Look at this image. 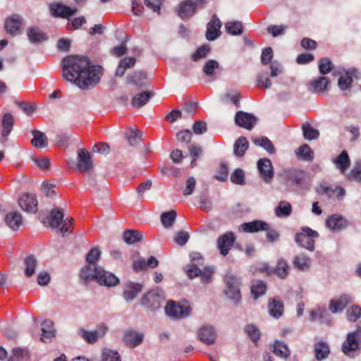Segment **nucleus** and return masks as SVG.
<instances>
[{
    "label": "nucleus",
    "instance_id": "f257e3e1",
    "mask_svg": "<svg viewBox=\"0 0 361 361\" xmlns=\"http://www.w3.org/2000/svg\"><path fill=\"white\" fill-rule=\"evenodd\" d=\"M61 66L63 78L74 82L80 89L87 90L100 81L102 66L91 65L86 56H68L63 59Z\"/></svg>",
    "mask_w": 361,
    "mask_h": 361
},
{
    "label": "nucleus",
    "instance_id": "f03ea898",
    "mask_svg": "<svg viewBox=\"0 0 361 361\" xmlns=\"http://www.w3.org/2000/svg\"><path fill=\"white\" fill-rule=\"evenodd\" d=\"M100 255L101 252L97 247L92 248L90 250L86 256V261L88 264L80 269V280L85 285H87L92 281H95L101 286L109 287L116 286L119 283L118 278L96 264V262L100 258Z\"/></svg>",
    "mask_w": 361,
    "mask_h": 361
},
{
    "label": "nucleus",
    "instance_id": "7ed1b4c3",
    "mask_svg": "<svg viewBox=\"0 0 361 361\" xmlns=\"http://www.w3.org/2000/svg\"><path fill=\"white\" fill-rule=\"evenodd\" d=\"M165 300L160 290H151L145 293L140 299V305L151 312L159 310Z\"/></svg>",
    "mask_w": 361,
    "mask_h": 361
},
{
    "label": "nucleus",
    "instance_id": "20e7f679",
    "mask_svg": "<svg viewBox=\"0 0 361 361\" xmlns=\"http://www.w3.org/2000/svg\"><path fill=\"white\" fill-rule=\"evenodd\" d=\"M319 236L317 231L312 230L308 226H303L301 232L296 233L295 240L300 246L313 251L314 250V240Z\"/></svg>",
    "mask_w": 361,
    "mask_h": 361
},
{
    "label": "nucleus",
    "instance_id": "39448f33",
    "mask_svg": "<svg viewBox=\"0 0 361 361\" xmlns=\"http://www.w3.org/2000/svg\"><path fill=\"white\" fill-rule=\"evenodd\" d=\"M224 281L226 285L225 294L235 303L238 304L241 299L240 279L232 274H228L226 275Z\"/></svg>",
    "mask_w": 361,
    "mask_h": 361
},
{
    "label": "nucleus",
    "instance_id": "423d86ee",
    "mask_svg": "<svg viewBox=\"0 0 361 361\" xmlns=\"http://www.w3.org/2000/svg\"><path fill=\"white\" fill-rule=\"evenodd\" d=\"M166 314L176 319H181L188 317L191 312V308L188 304L180 305L173 300L168 302L165 307Z\"/></svg>",
    "mask_w": 361,
    "mask_h": 361
},
{
    "label": "nucleus",
    "instance_id": "0eeeda50",
    "mask_svg": "<svg viewBox=\"0 0 361 361\" xmlns=\"http://www.w3.org/2000/svg\"><path fill=\"white\" fill-rule=\"evenodd\" d=\"M361 337V330L357 329L347 335L346 341L342 345L343 353L350 357H354V351L360 349L358 338Z\"/></svg>",
    "mask_w": 361,
    "mask_h": 361
},
{
    "label": "nucleus",
    "instance_id": "6e6552de",
    "mask_svg": "<svg viewBox=\"0 0 361 361\" xmlns=\"http://www.w3.org/2000/svg\"><path fill=\"white\" fill-rule=\"evenodd\" d=\"M77 169L84 173L90 172L94 169V163L90 154L85 149L78 152Z\"/></svg>",
    "mask_w": 361,
    "mask_h": 361
},
{
    "label": "nucleus",
    "instance_id": "1a4fd4ad",
    "mask_svg": "<svg viewBox=\"0 0 361 361\" xmlns=\"http://www.w3.org/2000/svg\"><path fill=\"white\" fill-rule=\"evenodd\" d=\"M108 326L104 324L97 326L94 331H87L84 329L79 330L80 336L90 344L94 343L99 338H102L106 334Z\"/></svg>",
    "mask_w": 361,
    "mask_h": 361
},
{
    "label": "nucleus",
    "instance_id": "9d476101",
    "mask_svg": "<svg viewBox=\"0 0 361 361\" xmlns=\"http://www.w3.org/2000/svg\"><path fill=\"white\" fill-rule=\"evenodd\" d=\"M353 302V297L349 294H343L336 299H332L329 301V309L333 314L341 312L345 307Z\"/></svg>",
    "mask_w": 361,
    "mask_h": 361
},
{
    "label": "nucleus",
    "instance_id": "9b49d317",
    "mask_svg": "<svg viewBox=\"0 0 361 361\" xmlns=\"http://www.w3.org/2000/svg\"><path fill=\"white\" fill-rule=\"evenodd\" d=\"M221 26L222 23L216 14H214L207 25V31L205 35L207 39L209 41H214L220 37L221 34Z\"/></svg>",
    "mask_w": 361,
    "mask_h": 361
},
{
    "label": "nucleus",
    "instance_id": "f8f14e48",
    "mask_svg": "<svg viewBox=\"0 0 361 361\" xmlns=\"http://www.w3.org/2000/svg\"><path fill=\"white\" fill-rule=\"evenodd\" d=\"M198 339L206 345L214 343L216 338V331L212 326L203 325L197 331Z\"/></svg>",
    "mask_w": 361,
    "mask_h": 361
},
{
    "label": "nucleus",
    "instance_id": "ddd939ff",
    "mask_svg": "<svg viewBox=\"0 0 361 361\" xmlns=\"http://www.w3.org/2000/svg\"><path fill=\"white\" fill-rule=\"evenodd\" d=\"M235 240V236L232 232H227L220 235L217 239V247L219 249L221 255L226 256L233 247Z\"/></svg>",
    "mask_w": 361,
    "mask_h": 361
},
{
    "label": "nucleus",
    "instance_id": "4468645a",
    "mask_svg": "<svg viewBox=\"0 0 361 361\" xmlns=\"http://www.w3.org/2000/svg\"><path fill=\"white\" fill-rule=\"evenodd\" d=\"M142 283L133 281H127L123 285V297L126 302L133 301L142 290Z\"/></svg>",
    "mask_w": 361,
    "mask_h": 361
},
{
    "label": "nucleus",
    "instance_id": "2eb2a0df",
    "mask_svg": "<svg viewBox=\"0 0 361 361\" xmlns=\"http://www.w3.org/2000/svg\"><path fill=\"white\" fill-rule=\"evenodd\" d=\"M20 207L30 213H35L37 211V200L34 194L25 193L18 200Z\"/></svg>",
    "mask_w": 361,
    "mask_h": 361
},
{
    "label": "nucleus",
    "instance_id": "dca6fc26",
    "mask_svg": "<svg viewBox=\"0 0 361 361\" xmlns=\"http://www.w3.org/2000/svg\"><path fill=\"white\" fill-rule=\"evenodd\" d=\"M49 9L53 16L62 18H68L70 16L75 15L78 11L77 8H71L61 3L51 4Z\"/></svg>",
    "mask_w": 361,
    "mask_h": 361
},
{
    "label": "nucleus",
    "instance_id": "f3484780",
    "mask_svg": "<svg viewBox=\"0 0 361 361\" xmlns=\"http://www.w3.org/2000/svg\"><path fill=\"white\" fill-rule=\"evenodd\" d=\"M257 168L260 177L266 182L269 183L274 176V169L270 159H260L257 161Z\"/></svg>",
    "mask_w": 361,
    "mask_h": 361
},
{
    "label": "nucleus",
    "instance_id": "a211bd4d",
    "mask_svg": "<svg viewBox=\"0 0 361 361\" xmlns=\"http://www.w3.org/2000/svg\"><path fill=\"white\" fill-rule=\"evenodd\" d=\"M197 7L192 0H184L178 5L177 14L183 20L189 19L196 13Z\"/></svg>",
    "mask_w": 361,
    "mask_h": 361
},
{
    "label": "nucleus",
    "instance_id": "6ab92c4d",
    "mask_svg": "<svg viewBox=\"0 0 361 361\" xmlns=\"http://www.w3.org/2000/svg\"><path fill=\"white\" fill-rule=\"evenodd\" d=\"M257 118L251 114L245 113L244 111H238L235 116V122L236 125L240 127L244 128L247 130L253 128Z\"/></svg>",
    "mask_w": 361,
    "mask_h": 361
},
{
    "label": "nucleus",
    "instance_id": "aec40b11",
    "mask_svg": "<svg viewBox=\"0 0 361 361\" xmlns=\"http://www.w3.org/2000/svg\"><path fill=\"white\" fill-rule=\"evenodd\" d=\"M240 228L245 233H257L268 230L269 224L262 220H255L242 224Z\"/></svg>",
    "mask_w": 361,
    "mask_h": 361
},
{
    "label": "nucleus",
    "instance_id": "412c9836",
    "mask_svg": "<svg viewBox=\"0 0 361 361\" xmlns=\"http://www.w3.org/2000/svg\"><path fill=\"white\" fill-rule=\"evenodd\" d=\"M326 226L331 231H337L346 228L348 221L341 215L334 214L327 218Z\"/></svg>",
    "mask_w": 361,
    "mask_h": 361
},
{
    "label": "nucleus",
    "instance_id": "4be33fe9",
    "mask_svg": "<svg viewBox=\"0 0 361 361\" xmlns=\"http://www.w3.org/2000/svg\"><path fill=\"white\" fill-rule=\"evenodd\" d=\"M21 24L22 22L20 16L17 14H13L6 18L5 21V29L10 35H19L20 33Z\"/></svg>",
    "mask_w": 361,
    "mask_h": 361
},
{
    "label": "nucleus",
    "instance_id": "5701e85b",
    "mask_svg": "<svg viewBox=\"0 0 361 361\" xmlns=\"http://www.w3.org/2000/svg\"><path fill=\"white\" fill-rule=\"evenodd\" d=\"M358 71L356 69H350L345 73L344 75H341L338 82V87L342 90H346L350 88L353 83V79L358 78Z\"/></svg>",
    "mask_w": 361,
    "mask_h": 361
},
{
    "label": "nucleus",
    "instance_id": "b1692460",
    "mask_svg": "<svg viewBox=\"0 0 361 361\" xmlns=\"http://www.w3.org/2000/svg\"><path fill=\"white\" fill-rule=\"evenodd\" d=\"M64 218V211L61 208L53 209L47 217L50 227L59 228Z\"/></svg>",
    "mask_w": 361,
    "mask_h": 361
},
{
    "label": "nucleus",
    "instance_id": "393cba45",
    "mask_svg": "<svg viewBox=\"0 0 361 361\" xmlns=\"http://www.w3.org/2000/svg\"><path fill=\"white\" fill-rule=\"evenodd\" d=\"M137 62L135 57H125L120 60L115 71L116 77H122L128 69L133 68Z\"/></svg>",
    "mask_w": 361,
    "mask_h": 361
},
{
    "label": "nucleus",
    "instance_id": "a878e982",
    "mask_svg": "<svg viewBox=\"0 0 361 361\" xmlns=\"http://www.w3.org/2000/svg\"><path fill=\"white\" fill-rule=\"evenodd\" d=\"M143 341V335L138 334L133 330H128L123 336L124 343L130 348H135L140 345Z\"/></svg>",
    "mask_w": 361,
    "mask_h": 361
},
{
    "label": "nucleus",
    "instance_id": "bb28decb",
    "mask_svg": "<svg viewBox=\"0 0 361 361\" xmlns=\"http://www.w3.org/2000/svg\"><path fill=\"white\" fill-rule=\"evenodd\" d=\"M41 340L44 343L50 342L56 336L54 323L51 320H44L42 323Z\"/></svg>",
    "mask_w": 361,
    "mask_h": 361
},
{
    "label": "nucleus",
    "instance_id": "cd10ccee",
    "mask_svg": "<svg viewBox=\"0 0 361 361\" xmlns=\"http://www.w3.org/2000/svg\"><path fill=\"white\" fill-rule=\"evenodd\" d=\"M147 78L146 73L143 71H135L128 74L126 78L127 83L135 85L139 87H145Z\"/></svg>",
    "mask_w": 361,
    "mask_h": 361
},
{
    "label": "nucleus",
    "instance_id": "c85d7f7f",
    "mask_svg": "<svg viewBox=\"0 0 361 361\" xmlns=\"http://www.w3.org/2000/svg\"><path fill=\"white\" fill-rule=\"evenodd\" d=\"M6 225L13 231L18 230L23 223L22 215L18 212H12L5 216Z\"/></svg>",
    "mask_w": 361,
    "mask_h": 361
},
{
    "label": "nucleus",
    "instance_id": "c756f323",
    "mask_svg": "<svg viewBox=\"0 0 361 361\" xmlns=\"http://www.w3.org/2000/svg\"><path fill=\"white\" fill-rule=\"evenodd\" d=\"M334 163L336 166L340 170L341 173L344 174L350 164V159L345 150L342 152L334 159Z\"/></svg>",
    "mask_w": 361,
    "mask_h": 361
},
{
    "label": "nucleus",
    "instance_id": "7c9ffc66",
    "mask_svg": "<svg viewBox=\"0 0 361 361\" xmlns=\"http://www.w3.org/2000/svg\"><path fill=\"white\" fill-rule=\"evenodd\" d=\"M32 135L33 138L31 140V144L33 147L42 149L48 145V138L44 133L35 129L32 130Z\"/></svg>",
    "mask_w": 361,
    "mask_h": 361
},
{
    "label": "nucleus",
    "instance_id": "2f4dec72",
    "mask_svg": "<svg viewBox=\"0 0 361 361\" xmlns=\"http://www.w3.org/2000/svg\"><path fill=\"white\" fill-rule=\"evenodd\" d=\"M329 85V80L327 78L320 76L315 80H312L309 82L310 88L315 93L323 92Z\"/></svg>",
    "mask_w": 361,
    "mask_h": 361
},
{
    "label": "nucleus",
    "instance_id": "473e14b6",
    "mask_svg": "<svg viewBox=\"0 0 361 361\" xmlns=\"http://www.w3.org/2000/svg\"><path fill=\"white\" fill-rule=\"evenodd\" d=\"M2 132L1 137L6 140V137L8 136L11 130H13V127L14 125V119L13 116L9 114H5L3 116L2 121Z\"/></svg>",
    "mask_w": 361,
    "mask_h": 361
},
{
    "label": "nucleus",
    "instance_id": "72a5a7b5",
    "mask_svg": "<svg viewBox=\"0 0 361 361\" xmlns=\"http://www.w3.org/2000/svg\"><path fill=\"white\" fill-rule=\"evenodd\" d=\"M249 147V143L245 137L238 138L233 145V153L238 157H243Z\"/></svg>",
    "mask_w": 361,
    "mask_h": 361
},
{
    "label": "nucleus",
    "instance_id": "f704fd0d",
    "mask_svg": "<svg viewBox=\"0 0 361 361\" xmlns=\"http://www.w3.org/2000/svg\"><path fill=\"white\" fill-rule=\"evenodd\" d=\"M37 266V259L32 255L27 256L24 259V274L27 277H31L34 275Z\"/></svg>",
    "mask_w": 361,
    "mask_h": 361
},
{
    "label": "nucleus",
    "instance_id": "c9c22d12",
    "mask_svg": "<svg viewBox=\"0 0 361 361\" xmlns=\"http://www.w3.org/2000/svg\"><path fill=\"white\" fill-rule=\"evenodd\" d=\"M152 96L153 93L149 91L138 93L133 97L132 105L135 108H140L145 105Z\"/></svg>",
    "mask_w": 361,
    "mask_h": 361
},
{
    "label": "nucleus",
    "instance_id": "e433bc0d",
    "mask_svg": "<svg viewBox=\"0 0 361 361\" xmlns=\"http://www.w3.org/2000/svg\"><path fill=\"white\" fill-rule=\"evenodd\" d=\"M268 309L270 315L278 319L283 314V305L279 299L274 298L269 302Z\"/></svg>",
    "mask_w": 361,
    "mask_h": 361
},
{
    "label": "nucleus",
    "instance_id": "4c0bfd02",
    "mask_svg": "<svg viewBox=\"0 0 361 361\" xmlns=\"http://www.w3.org/2000/svg\"><path fill=\"white\" fill-rule=\"evenodd\" d=\"M320 189L329 198L334 197L342 198L345 194V190L341 187L333 188L326 185H321Z\"/></svg>",
    "mask_w": 361,
    "mask_h": 361
},
{
    "label": "nucleus",
    "instance_id": "58836bf2",
    "mask_svg": "<svg viewBox=\"0 0 361 361\" xmlns=\"http://www.w3.org/2000/svg\"><path fill=\"white\" fill-rule=\"evenodd\" d=\"M290 267L286 259L280 258L278 259L274 268V274L280 279H285L289 274Z\"/></svg>",
    "mask_w": 361,
    "mask_h": 361
},
{
    "label": "nucleus",
    "instance_id": "ea45409f",
    "mask_svg": "<svg viewBox=\"0 0 361 361\" xmlns=\"http://www.w3.org/2000/svg\"><path fill=\"white\" fill-rule=\"evenodd\" d=\"M271 348L272 352L281 358L286 359L290 355V350L283 342L276 341Z\"/></svg>",
    "mask_w": 361,
    "mask_h": 361
},
{
    "label": "nucleus",
    "instance_id": "a19ab883",
    "mask_svg": "<svg viewBox=\"0 0 361 361\" xmlns=\"http://www.w3.org/2000/svg\"><path fill=\"white\" fill-rule=\"evenodd\" d=\"M315 357L317 360L326 358L330 353L329 346L324 341H319L314 344Z\"/></svg>",
    "mask_w": 361,
    "mask_h": 361
},
{
    "label": "nucleus",
    "instance_id": "79ce46f5",
    "mask_svg": "<svg viewBox=\"0 0 361 361\" xmlns=\"http://www.w3.org/2000/svg\"><path fill=\"white\" fill-rule=\"evenodd\" d=\"M252 140L255 145L264 148L269 154H275L276 149L271 140L267 137L262 136L258 138H252Z\"/></svg>",
    "mask_w": 361,
    "mask_h": 361
},
{
    "label": "nucleus",
    "instance_id": "37998d69",
    "mask_svg": "<svg viewBox=\"0 0 361 361\" xmlns=\"http://www.w3.org/2000/svg\"><path fill=\"white\" fill-rule=\"evenodd\" d=\"M143 234L137 230H127L123 233V239L128 244H134L142 240Z\"/></svg>",
    "mask_w": 361,
    "mask_h": 361
},
{
    "label": "nucleus",
    "instance_id": "c03bdc74",
    "mask_svg": "<svg viewBox=\"0 0 361 361\" xmlns=\"http://www.w3.org/2000/svg\"><path fill=\"white\" fill-rule=\"evenodd\" d=\"M293 263L296 269L300 271H305L310 266V259L307 256L300 254L294 257Z\"/></svg>",
    "mask_w": 361,
    "mask_h": 361
},
{
    "label": "nucleus",
    "instance_id": "a18cd8bd",
    "mask_svg": "<svg viewBox=\"0 0 361 361\" xmlns=\"http://www.w3.org/2000/svg\"><path fill=\"white\" fill-rule=\"evenodd\" d=\"M226 32L231 35H240L243 32L242 23L237 20L228 21L225 24Z\"/></svg>",
    "mask_w": 361,
    "mask_h": 361
},
{
    "label": "nucleus",
    "instance_id": "49530a36",
    "mask_svg": "<svg viewBox=\"0 0 361 361\" xmlns=\"http://www.w3.org/2000/svg\"><path fill=\"white\" fill-rule=\"evenodd\" d=\"M189 154L191 157L190 167L194 168L197 166V160L202 156L203 149L200 145L193 144L189 148Z\"/></svg>",
    "mask_w": 361,
    "mask_h": 361
},
{
    "label": "nucleus",
    "instance_id": "de8ad7c7",
    "mask_svg": "<svg viewBox=\"0 0 361 361\" xmlns=\"http://www.w3.org/2000/svg\"><path fill=\"white\" fill-rule=\"evenodd\" d=\"M304 138L307 140H312L317 139L319 136V132L317 129L313 128L308 123H305L302 126Z\"/></svg>",
    "mask_w": 361,
    "mask_h": 361
},
{
    "label": "nucleus",
    "instance_id": "09e8293b",
    "mask_svg": "<svg viewBox=\"0 0 361 361\" xmlns=\"http://www.w3.org/2000/svg\"><path fill=\"white\" fill-rule=\"evenodd\" d=\"M27 37L33 43L41 42L46 39L44 34L38 27H30L27 30Z\"/></svg>",
    "mask_w": 361,
    "mask_h": 361
},
{
    "label": "nucleus",
    "instance_id": "8fccbe9b",
    "mask_svg": "<svg viewBox=\"0 0 361 361\" xmlns=\"http://www.w3.org/2000/svg\"><path fill=\"white\" fill-rule=\"evenodd\" d=\"M296 154L305 161H311L314 159V152L307 144H304L298 148Z\"/></svg>",
    "mask_w": 361,
    "mask_h": 361
},
{
    "label": "nucleus",
    "instance_id": "3c124183",
    "mask_svg": "<svg viewBox=\"0 0 361 361\" xmlns=\"http://www.w3.org/2000/svg\"><path fill=\"white\" fill-rule=\"evenodd\" d=\"M267 290V285L262 281L255 282L251 287V293L254 299H257L263 295Z\"/></svg>",
    "mask_w": 361,
    "mask_h": 361
},
{
    "label": "nucleus",
    "instance_id": "603ef678",
    "mask_svg": "<svg viewBox=\"0 0 361 361\" xmlns=\"http://www.w3.org/2000/svg\"><path fill=\"white\" fill-rule=\"evenodd\" d=\"M292 212L290 204L286 201H281L279 206L275 209V214L277 216H288Z\"/></svg>",
    "mask_w": 361,
    "mask_h": 361
},
{
    "label": "nucleus",
    "instance_id": "864d4df0",
    "mask_svg": "<svg viewBox=\"0 0 361 361\" xmlns=\"http://www.w3.org/2000/svg\"><path fill=\"white\" fill-rule=\"evenodd\" d=\"M306 173L301 170H293L289 172L288 180L294 185H300L305 180Z\"/></svg>",
    "mask_w": 361,
    "mask_h": 361
},
{
    "label": "nucleus",
    "instance_id": "5fc2aeb1",
    "mask_svg": "<svg viewBox=\"0 0 361 361\" xmlns=\"http://www.w3.org/2000/svg\"><path fill=\"white\" fill-rule=\"evenodd\" d=\"M177 214L175 210L164 212L161 215V221L165 228L171 227L176 218Z\"/></svg>",
    "mask_w": 361,
    "mask_h": 361
},
{
    "label": "nucleus",
    "instance_id": "6e6d98bb",
    "mask_svg": "<svg viewBox=\"0 0 361 361\" xmlns=\"http://www.w3.org/2000/svg\"><path fill=\"white\" fill-rule=\"evenodd\" d=\"M126 138L131 146L139 144L142 140V133L139 130H130L126 133Z\"/></svg>",
    "mask_w": 361,
    "mask_h": 361
},
{
    "label": "nucleus",
    "instance_id": "4d7b16f0",
    "mask_svg": "<svg viewBox=\"0 0 361 361\" xmlns=\"http://www.w3.org/2000/svg\"><path fill=\"white\" fill-rule=\"evenodd\" d=\"M211 48L209 44H204L196 49L192 54V59L194 61H198L204 59L210 52Z\"/></svg>",
    "mask_w": 361,
    "mask_h": 361
},
{
    "label": "nucleus",
    "instance_id": "13d9d810",
    "mask_svg": "<svg viewBox=\"0 0 361 361\" xmlns=\"http://www.w3.org/2000/svg\"><path fill=\"white\" fill-rule=\"evenodd\" d=\"M245 331L255 343L259 341L261 333L256 326L248 324L245 327Z\"/></svg>",
    "mask_w": 361,
    "mask_h": 361
},
{
    "label": "nucleus",
    "instance_id": "bf43d9fd",
    "mask_svg": "<svg viewBox=\"0 0 361 361\" xmlns=\"http://www.w3.org/2000/svg\"><path fill=\"white\" fill-rule=\"evenodd\" d=\"M348 321L355 322L361 317V307L357 305H353L346 312Z\"/></svg>",
    "mask_w": 361,
    "mask_h": 361
},
{
    "label": "nucleus",
    "instance_id": "052dcab7",
    "mask_svg": "<svg viewBox=\"0 0 361 361\" xmlns=\"http://www.w3.org/2000/svg\"><path fill=\"white\" fill-rule=\"evenodd\" d=\"M102 361H121V356L118 352L105 348L102 354Z\"/></svg>",
    "mask_w": 361,
    "mask_h": 361
},
{
    "label": "nucleus",
    "instance_id": "680f3d73",
    "mask_svg": "<svg viewBox=\"0 0 361 361\" xmlns=\"http://www.w3.org/2000/svg\"><path fill=\"white\" fill-rule=\"evenodd\" d=\"M334 65L328 58H322L319 62V70L321 74L326 75L332 71Z\"/></svg>",
    "mask_w": 361,
    "mask_h": 361
},
{
    "label": "nucleus",
    "instance_id": "e2e57ef3",
    "mask_svg": "<svg viewBox=\"0 0 361 361\" xmlns=\"http://www.w3.org/2000/svg\"><path fill=\"white\" fill-rule=\"evenodd\" d=\"M219 63L214 60L210 59L207 61L203 68V72L209 77L214 75V71L219 68Z\"/></svg>",
    "mask_w": 361,
    "mask_h": 361
},
{
    "label": "nucleus",
    "instance_id": "0e129e2a",
    "mask_svg": "<svg viewBox=\"0 0 361 361\" xmlns=\"http://www.w3.org/2000/svg\"><path fill=\"white\" fill-rule=\"evenodd\" d=\"M231 181L238 185L245 183V174L241 169H236L231 175Z\"/></svg>",
    "mask_w": 361,
    "mask_h": 361
},
{
    "label": "nucleus",
    "instance_id": "69168bd1",
    "mask_svg": "<svg viewBox=\"0 0 361 361\" xmlns=\"http://www.w3.org/2000/svg\"><path fill=\"white\" fill-rule=\"evenodd\" d=\"M348 180H353L357 182H361V163L357 164L346 175Z\"/></svg>",
    "mask_w": 361,
    "mask_h": 361
},
{
    "label": "nucleus",
    "instance_id": "338daca9",
    "mask_svg": "<svg viewBox=\"0 0 361 361\" xmlns=\"http://www.w3.org/2000/svg\"><path fill=\"white\" fill-rule=\"evenodd\" d=\"M163 1L164 0H145V4L149 9L159 15Z\"/></svg>",
    "mask_w": 361,
    "mask_h": 361
},
{
    "label": "nucleus",
    "instance_id": "774afa93",
    "mask_svg": "<svg viewBox=\"0 0 361 361\" xmlns=\"http://www.w3.org/2000/svg\"><path fill=\"white\" fill-rule=\"evenodd\" d=\"M213 274L214 269L212 267H204L202 270L201 269V274H200L202 282L206 284L210 283L212 280Z\"/></svg>",
    "mask_w": 361,
    "mask_h": 361
}]
</instances>
